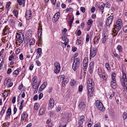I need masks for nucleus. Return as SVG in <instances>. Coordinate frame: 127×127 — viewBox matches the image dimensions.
<instances>
[{
  "label": "nucleus",
  "instance_id": "nucleus-43",
  "mask_svg": "<svg viewBox=\"0 0 127 127\" xmlns=\"http://www.w3.org/2000/svg\"><path fill=\"white\" fill-rule=\"evenodd\" d=\"M106 6V7L109 8L111 7V4L108 2H106L105 4Z\"/></svg>",
  "mask_w": 127,
  "mask_h": 127
},
{
  "label": "nucleus",
  "instance_id": "nucleus-24",
  "mask_svg": "<svg viewBox=\"0 0 127 127\" xmlns=\"http://www.w3.org/2000/svg\"><path fill=\"white\" fill-rule=\"evenodd\" d=\"M8 27L7 26H6L5 27V28L3 30V34L4 35H6L7 34L8 31V30L7 29Z\"/></svg>",
  "mask_w": 127,
  "mask_h": 127
},
{
  "label": "nucleus",
  "instance_id": "nucleus-15",
  "mask_svg": "<svg viewBox=\"0 0 127 127\" xmlns=\"http://www.w3.org/2000/svg\"><path fill=\"white\" fill-rule=\"evenodd\" d=\"M49 106L51 108H52L54 105V100L52 98L50 99L49 102Z\"/></svg>",
  "mask_w": 127,
  "mask_h": 127
},
{
  "label": "nucleus",
  "instance_id": "nucleus-33",
  "mask_svg": "<svg viewBox=\"0 0 127 127\" xmlns=\"http://www.w3.org/2000/svg\"><path fill=\"white\" fill-rule=\"evenodd\" d=\"M123 32L125 33H127V25H125L123 27Z\"/></svg>",
  "mask_w": 127,
  "mask_h": 127
},
{
  "label": "nucleus",
  "instance_id": "nucleus-3",
  "mask_svg": "<svg viewBox=\"0 0 127 127\" xmlns=\"http://www.w3.org/2000/svg\"><path fill=\"white\" fill-rule=\"evenodd\" d=\"M96 106L101 111H104L105 110L104 107L102 103L99 101L97 100L96 102Z\"/></svg>",
  "mask_w": 127,
  "mask_h": 127
},
{
  "label": "nucleus",
  "instance_id": "nucleus-37",
  "mask_svg": "<svg viewBox=\"0 0 127 127\" xmlns=\"http://www.w3.org/2000/svg\"><path fill=\"white\" fill-rule=\"evenodd\" d=\"M122 79H121V80H120L121 83L122 84V86L123 87H125L126 86L125 83V81L124 80L123 81L122 80Z\"/></svg>",
  "mask_w": 127,
  "mask_h": 127
},
{
  "label": "nucleus",
  "instance_id": "nucleus-4",
  "mask_svg": "<svg viewBox=\"0 0 127 127\" xmlns=\"http://www.w3.org/2000/svg\"><path fill=\"white\" fill-rule=\"evenodd\" d=\"M113 18V15L111 16L110 15V16L107 18L106 22V24L107 26H109L111 24Z\"/></svg>",
  "mask_w": 127,
  "mask_h": 127
},
{
  "label": "nucleus",
  "instance_id": "nucleus-58",
  "mask_svg": "<svg viewBox=\"0 0 127 127\" xmlns=\"http://www.w3.org/2000/svg\"><path fill=\"white\" fill-rule=\"evenodd\" d=\"M23 85L22 84H21L19 85L18 87V89L19 90H21L22 89L23 87Z\"/></svg>",
  "mask_w": 127,
  "mask_h": 127
},
{
  "label": "nucleus",
  "instance_id": "nucleus-36",
  "mask_svg": "<svg viewBox=\"0 0 127 127\" xmlns=\"http://www.w3.org/2000/svg\"><path fill=\"white\" fill-rule=\"evenodd\" d=\"M88 59L87 58H85L83 61V64H88Z\"/></svg>",
  "mask_w": 127,
  "mask_h": 127
},
{
  "label": "nucleus",
  "instance_id": "nucleus-12",
  "mask_svg": "<svg viewBox=\"0 0 127 127\" xmlns=\"http://www.w3.org/2000/svg\"><path fill=\"white\" fill-rule=\"evenodd\" d=\"M105 6V4L103 2H101L98 5V7L99 9L101 11L102 13L103 12V10Z\"/></svg>",
  "mask_w": 127,
  "mask_h": 127
},
{
  "label": "nucleus",
  "instance_id": "nucleus-49",
  "mask_svg": "<svg viewBox=\"0 0 127 127\" xmlns=\"http://www.w3.org/2000/svg\"><path fill=\"white\" fill-rule=\"evenodd\" d=\"M34 65L33 64L30 65L29 68V70L31 71L32 70L34 67Z\"/></svg>",
  "mask_w": 127,
  "mask_h": 127
},
{
  "label": "nucleus",
  "instance_id": "nucleus-35",
  "mask_svg": "<svg viewBox=\"0 0 127 127\" xmlns=\"http://www.w3.org/2000/svg\"><path fill=\"white\" fill-rule=\"evenodd\" d=\"M32 32L30 31H28L27 32L26 34L25 35V36H29L30 35V36H32Z\"/></svg>",
  "mask_w": 127,
  "mask_h": 127
},
{
  "label": "nucleus",
  "instance_id": "nucleus-23",
  "mask_svg": "<svg viewBox=\"0 0 127 127\" xmlns=\"http://www.w3.org/2000/svg\"><path fill=\"white\" fill-rule=\"evenodd\" d=\"M117 49L118 50L119 52H121L123 50V48L120 45H118L117 47Z\"/></svg>",
  "mask_w": 127,
  "mask_h": 127
},
{
  "label": "nucleus",
  "instance_id": "nucleus-30",
  "mask_svg": "<svg viewBox=\"0 0 127 127\" xmlns=\"http://www.w3.org/2000/svg\"><path fill=\"white\" fill-rule=\"evenodd\" d=\"M105 66L108 71L110 70L111 68L108 63H106L105 64Z\"/></svg>",
  "mask_w": 127,
  "mask_h": 127
},
{
  "label": "nucleus",
  "instance_id": "nucleus-10",
  "mask_svg": "<svg viewBox=\"0 0 127 127\" xmlns=\"http://www.w3.org/2000/svg\"><path fill=\"white\" fill-rule=\"evenodd\" d=\"M88 84H89V85H88L87 86V87L88 86H91L93 88L94 85V83L93 81V79L91 78H89L88 81Z\"/></svg>",
  "mask_w": 127,
  "mask_h": 127
},
{
  "label": "nucleus",
  "instance_id": "nucleus-19",
  "mask_svg": "<svg viewBox=\"0 0 127 127\" xmlns=\"http://www.w3.org/2000/svg\"><path fill=\"white\" fill-rule=\"evenodd\" d=\"M100 37L98 36H96L94 39V44H97L99 43V40Z\"/></svg>",
  "mask_w": 127,
  "mask_h": 127
},
{
  "label": "nucleus",
  "instance_id": "nucleus-7",
  "mask_svg": "<svg viewBox=\"0 0 127 127\" xmlns=\"http://www.w3.org/2000/svg\"><path fill=\"white\" fill-rule=\"evenodd\" d=\"M93 88L91 86H88L87 88L88 93V96H91L93 95L94 90H93Z\"/></svg>",
  "mask_w": 127,
  "mask_h": 127
},
{
  "label": "nucleus",
  "instance_id": "nucleus-13",
  "mask_svg": "<svg viewBox=\"0 0 127 127\" xmlns=\"http://www.w3.org/2000/svg\"><path fill=\"white\" fill-rule=\"evenodd\" d=\"M62 79H63V81L62 83V85L64 87L67 83L68 81V79L64 77H62Z\"/></svg>",
  "mask_w": 127,
  "mask_h": 127
},
{
  "label": "nucleus",
  "instance_id": "nucleus-8",
  "mask_svg": "<svg viewBox=\"0 0 127 127\" xmlns=\"http://www.w3.org/2000/svg\"><path fill=\"white\" fill-rule=\"evenodd\" d=\"M121 69L122 72V77L120 78V80H121V79H122L125 81V82H127V77L126 75V74L124 72L123 68H122V67H121Z\"/></svg>",
  "mask_w": 127,
  "mask_h": 127
},
{
  "label": "nucleus",
  "instance_id": "nucleus-34",
  "mask_svg": "<svg viewBox=\"0 0 127 127\" xmlns=\"http://www.w3.org/2000/svg\"><path fill=\"white\" fill-rule=\"evenodd\" d=\"M46 124L48 125V127H51L52 126L51 123L50 121L49 120H47L46 121Z\"/></svg>",
  "mask_w": 127,
  "mask_h": 127
},
{
  "label": "nucleus",
  "instance_id": "nucleus-46",
  "mask_svg": "<svg viewBox=\"0 0 127 127\" xmlns=\"http://www.w3.org/2000/svg\"><path fill=\"white\" fill-rule=\"evenodd\" d=\"M115 94V92H113L111 94L109 98L110 99L112 98L114 96Z\"/></svg>",
  "mask_w": 127,
  "mask_h": 127
},
{
  "label": "nucleus",
  "instance_id": "nucleus-14",
  "mask_svg": "<svg viewBox=\"0 0 127 127\" xmlns=\"http://www.w3.org/2000/svg\"><path fill=\"white\" fill-rule=\"evenodd\" d=\"M81 119L79 120L78 122V124L79 126H81V125L83 123L84 121L85 116L84 115H82L81 116Z\"/></svg>",
  "mask_w": 127,
  "mask_h": 127
},
{
  "label": "nucleus",
  "instance_id": "nucleus-39",
  "mask_svg": "<svg viewBox=\"0 0 127 127\" xmlns=\"http://www.w3.org/2000/svg\"><path fill=\"white\" fill-rule=\"evenodd\" d=\"M55 68V69L54 70V73L56 74H57L59 72L61 68Z\"/></svg>",
  "mask_w": 127,
  "mask_h": 127
},
{
  "label": "nucleus",
  "instance_id": "nucleus-38",
  "mask_svg": "<svg viewBox=\"0 0 127 127\" xmlns=\"http://www.w3.org/2000/svg\"><path fill=\"white\" fill-rule=\"evenodd\" d=\"M76 83V81L74 80H71L70 83V84L72 86H74Z\"/></svg>",
  "mask_w": 127,
  "mask_h": 127
},
{
  "label": "nucleus",
  "instance_id": "nucleus-42",
  "mask_svg": "<svg viewBox=\"0 0 127 127\" xmlns=\"http://www.w3.org/2000/svg\"><path fill=\"white\" fill-rule=\"evenodd\" d=\"M31 41L30 42H29L30 43V45H32L34 44L35 43V40L34 38L31 39Z\"/></svg>",
  "mask_w": 127,
  "mask_h": 127
},
{
  "label": "nucleus",
  "instance_id": "nucleus-11",
  "mask_svg": "<svg viewBox=\"0 0 127 127\" xmlns=\"http://www.w3.org/2000/svg\"><path fill=\"white\" fill-rule=\"evenodd\" d=\"M78 107L80 109L83 110L85 108V104L83 101H82L80 103Z\"/></svg>",
  "mask_w": 127,
  "mask_h": 127
},
{
  "label": "nucleus",
  "instance_id": "nucleus-64",
  "mask_svg": "<svg viewBox=\"0 0 127 127\" xmlns=\"http://www.w3.org/2000/svg\"><path fill=\"white\" fill-rule=\"evenodd\" d=\"M95 10V7H92L91 10V12L92 13H93L94 12Z\"/></svg>",
  "mask_w": 127,
  "mask_h": 127
},
{
  "label": "nucleus",
  "instance_id": "nucleus-9",
  "mask_svg": "<svg viewBox=\"0 0 127 127\" xmlns=\"http://www.w3.org/2000/svg\"><path fill=\"white\" fill-rule=\"evenodd\" d=\"M60 13L59 12L55 14L53 18V22H55L58 20L60 17Z\"/></svg>",
  "mask_w": 127,
  "mask_h": 127
},
{
  "label": "nucleus",
  "instance_id": "nucleus-2",
  "mask_svg": "<svg viewBox=\"0 0 127 127\" xmlns=\"http://www.w3.org/2000/svg\"><path fill=\"white\" fill-rule=\"evenodd\" d=\"M16 36L17 41H19L20 43L23 42L24 39V36L22 33H17Z\"/></svg>",
  "mask_w": 127,
  "mask_h": 127
},
{
  "label": "nucleus",
  "instance_id": "nucleus-25",
  "mask_svg": "<svg viewBox=\"0 0 127 127\" xmlns=\"http://www.w3.org/2000/svg\"><path fill=\"white\" fill-rule=\"evenodd\" d=\"M54 65L55 68H61L60 66V64L58 62H56L54 64Z\"/></svg>",
  "mask_w": 127,
  "mask_h": 127
},
{
  "label": "nucleus",
  "instance_id": "nucleus-44",
  "mask_svg": "<svg viewBox=\"0 0 127 127\" xmlns=\"http://www.w3.org/2000/svg\"><path fill=\"white\" fill-rule=\"evenodd\" d=\"M37 52L38 53H42V49L40 48H38L37 49Z\"/></svg>",
  "mask_w": 127,
  "mask_h": 127
},
{
  "label": "nucleus",
  "instance_id": "nucleus-48",
  "mask_svg": "<svg viewBox=\"0 0 127 127\" xmlns=\"http://www.w3.org/2000/svg\"><path fill=\"white\" fill-rule=\"evenodd\" d=\"M83 88V86L82 85L80 86L79 87V92H81L82 91Z\"/></svg>",
  "mask_w": 127,
  "mask_h": 127
},
{
  "label": "nucleus",
  "instance_id": "nucleus-18",
  "mask_svg": "<svg viewBox=\"0 0 127 127\" xmlns=\"http://www.w3.org/2000/svg\"><path fill=\"white\" fill-rule=\"evenodd\" d=\"M28 117V115L26 112H24L21 115V120H24Z\"/></svg>",
  "mask_w": 127,
  "mask_h": 127
},
{
  "label": "nucleus",
  "instance_id": "nucleus-55",
  "mask_svg": "<svg viewBox=\"0 0 127 127\" xmlns=\"http://www.w3.org/2000/svg\"><path fill=\"white\" fill-rule=\"evenodd\" d=\"M20 72V71H16L15 70L13 72V74H15L16 76H17Z\"/></svg>",
  "mask_w": 127,
  "mask_h": 127
},
{
  "label": "nucleus",
  "instance_id": "nucleus-41",
  "mask_svg": "<svg viewBox=\"0 0 127 127\" xmlns=\"http://www.w3.org/2000/svg\"><path fill=\"white\" fill-rule=\"evenodd\" d=\"M13 13L15 16H17L18 14V11L17 10H14L13 11Z\"/></svg>",
  "mask_w": 127,
  "mask_h": 127
},
{
  "label": "nucleus",
  "instance_id": "nucleus-53",
  "mask_svg": "<svg viewBox=\"0 0 127 127\" xmlns=\"http://www.w3.org/2000/svg\"><path fill=\"white\" fill-rule=\"evenodd\" d=\"M80 10L83 13H84L85 11V9L84 7H81L80 8Z\"/></svg>",
  "mask_w": 127,
  "mask_h": 127
},
{
  "label": "nucleus",
  "instance_id": "nucleus-50",
  "mask_svg": "<svg viewBox=\"0 0 127 127\" xmlns=\"http://www.w3.org/2000/svg\"><path fill=\"white\" fill-rule=\"evenodd\" d=\"M84 65H83V69L84 70V71H85L86 70V69L87 68V67L88 65V64H84Z\"/></svg>",
  "mask_w": 127,
  "mask_h": 127
},
{
  "label": "nucleus",
  "instance_id": "nucleus-52",
  "mask_svg": "<svg viewBox=\"0 0 127 127\" xmlns=\"http://www.w3.org/2000/svg\"><path fill=\"white\" fill-rule=\"evenodd\" d=\"M123 115L125 116V118L124 117V119H127V113L126 112H124L123 113Z\"/></svg>",
  "mask_w": 127,
  "mask_h": 127
},
{
  "label": "nucleus",
  "instance_id": "nucleus-6",
  "mask_svg": "<svg viewBox=\"0 0 127 127\" xmlns=\"http://www.w3.org/2000/svg\"><path fill=\"white\" fill-rule=\"evenodd\" d=\"M32 15L31 10H29L26 11L25 13V16L26 19L28 20L32 18Z\"/></svg>",
  "mask_w": 127,
  "mask_h": 127
},
{
  "label": "nucleus",
  "instance_id": "nucleus-62",
  "mask_svg": "<svg viewBox=\"0 0 127 127\" xmlns=\"http://www.w3.org/2000/svg\"><path fill=\"white\" fill-rule=\"evenodd\" d=\"M17 2L20 5H22V0H17Z\"/></svg>",
  "mask_w": 127,
  "mask_h": 127
},
{
  "label": "nucleus",
  "instance_id": "nucleus-63",
  "mask_svg": "<svg viewBox=\"0 0 127 127\" xmlns=\"http://www.w3.org/2000/svg\"><path fill=\"white\" fill-rule=\"evenodd\" d=\"M113 55H114V56L117 58L118 59L119 58V55L118 54L116 53H113Z\"/></svg>",
  "mask_w": 127,
  "mask_h": 127
},
{
  "label": "nucleus",
  "instance_id": "nucleus-51",
  "mask_svg": "<svg viewBox=\"0 0 127 127\" xmlns=\"http://www.w3.org/2000/svg\"><path fill=\"white\" fill-rule=\"evenodd\" d=\"M93 22L92 19L89 20L87 23L88 25H90L91 24H92V23H93Z\"/></svg>",
  "mask_w": 127,
  "mask_h": 127
},
{
  "label": "nucleus",
  "instance_id": "nucleus-57",
  "mask_svg": "<svg viewBox=\"0 0 127 127\" xmlns=\"http://www.w3.org/2000/svg\"><path fill=\"white\" fill-rule=\"evenodd\" d=\"M74 20V16H73L72 18H70V21L69 22V23H71L72 24L73 23V22Z\"/></svg>",
  "mask_w": 127,
  "mask_h": 127
},
{
  "label": "nucleus",
  "instance_id": "nucleus-20",
  "mask_svg": "<svg viewBox=\"0 0 127 127\" xmlns=\"http://www.w3.org/2000/svg\"><path fill=\"white\" fill-rule=\"evenodd\" d=\"M116 76V75L115 73H113L111 74V77L112 79V81L111 82L113 83H114L116 82V80L115 77Z\"/></svg>",
  "mask_w": 127,
  "mask_h": 127
},
{
  "label": "nucleus",
  "instance_id": "nucleus-27",
  "mask_svg": "<svg viewBox=\"0 0 127 127\" xmlns=\"http://www.w3.org/2000/svg\"><path fill=\"white\" fill-rule=\"evenodd\" d=\"M111 87L113 89H115L117 87V85H116V82L113 83L112 82H111Z\"/></svg>",
  "mask_w": 127,
  "mask_h": 127
},
{
  "label": "nucleus",
  "instance_id": "nucleus-1",
  "mask_svg": "<svg viewBox=\"0 0 127 127\" xmlns=\"http://www.w3.org/2000/svg\"><path fill=\"white\" fill-rule=\"evenodd\" d=\"M79 61L80 59L78 58L75 59L74 60L72 65V68L75 71L79 68L80 63Z\"/></svg>",
  "mask_w": 127,
  "mask_h": 127
},
{
  "label": "nucleus",
  "instance_id": "nucleus-61",
  "mask_svg": "<svg viewBox=\"0 0 127 127\" xmlns=\"http://www.w3.org/2000/svg\"><path fill=\"white\" fill-rule=\"evenodd\" d=\"M38 98V95L37 94L35 95L33 97V99L34 100H37Z\"/></svg>",
  "mask_w": 127,
  "mask_h": 127
},
{
  "label": "nucleus",
  "instance_id": "nucleus-32",
  "mask_svg": "<svg viewBox=\"0 0 127 127\" xmlns=\"http://www.w3.org/2000/svg\"><path fill=\"white\" fill-rule=\"evenodd\" d=\"M38 103H35L34 108L35 110H37L38 109L39 106H38Z\"/></svg>",
  "mask_w": 127,
  "mask_h": 127
},
{
  "label": "nucleus",
  "instance_id": "nucleus-54",
  "mask_svg": "<svg viewBox=\"0 0 127 127\" xmlns=\"http://www.w3.org/2000/svg\"><path fill=\"white\" fill-rule=\"evenodd\" d=\"M73 9L72 8H69L66 9V12H68L69 11H71Z\"/></svg>",
  "mask_w": 127,
  "mask_h": 127
},
{
  "label": "nucleus",
  "instance_id": "nucleus-26",
  "mask_svg": "<svg viewBox=\"0 0 127 127\" xmlns=\"http://www.w3.org/2000/svg\"><path fill=\"white\" fill-rule=\"evenodd\" d=\"M42 28L41 26H40L39 27L38 29V36L40 35L41 36L42 35Z\"/></svg>",
  "mask_w": 127,
  "mask_h": 127
},
{
  "label": "nucleus",
  "instance_id": "nucleus-5",
  "mask_svg": "<svg viewBox=\"0 0 127 127\" xmlns=\"http://www.w3.org/2000/svg\"><path fill=\"white\" fill-rule=\"evenodd\" d=\"M96 53V49L95 48L93 49L91 46L90 49V59H91L92 57H94L95 56Z\"/></svg>",
  "mask_w": 127,
  "mask_h": 127
},
{
  "label": "nucleus",
  "instance_id": "nucleus-59",
  "mask_svg": "<svg viewBox=\"0 0 127 127\" xmlns=\"http://www.w3.org/2000/svg\"><path fill=\"white\" fill-rule=\"evenodd\" d=\"M101 68H99L98 70V75L100 74L101 73Z\"/></svg>",
  "mask_w": 127,
  "mask_h": 127
},
{
  "label": "nucleus",
  "instance_id": "nucleus-56",
  "mask_svg": "<svg viewBox=\"0 0 127 127\" xmlns=\"http://www.w3.org/2000/svg\"><path fill=\"white\" fill-rule=\"evenodd\" d=\"M43 94L42 93H41L39 95L38 98L39 100L41 99L43 97Z\"/></svg>",
  "mask_w": 127,
  "mask_h": 127
},
{
  "label": "nucleus",
  "instance_id": "nucleus-60",
  "mask_svg": "<svg viewBox=\"0 0 127 127\" xmlns=\"http://www.w3.org/2000/svg\"><path fill=\"white\" fill-rule=\"evenodd\" d=\"M89 34L87 35L86 38V41L87 42L89 41Z\"/></svg>",
  "mask_w": 127,
  "mask_h": 127
},
{
  "label": "nucleus",
  "instance_id": "nucleus-17",
  "mask_svg": "<svg viewBox=\"0 0 127 127\" xmlns=\"http://www.w3.org/2000/svg\"><path fill=\"white\" fill-rule=\"evenodd\" d=\"M47 85V83L46 82H44L43 84L39 88V91H41L43 90L46 87Z\"/></svg>",
  "mask_w": 127,
  "mask_h": 127
},
{
  "label": "nucleus",
  "instance_id": "nucleus-31",
  "mask_svg": "<svg viewBox=\"0 0 127 127\" xmlns=\"http://www.w3.org/2000/svg\"><path fill=\"white\" fill-rule=\"evenodd\" d=\"M122 26H123L117 25V27L116 28V29L117 30V33L116 34V35H117L118 33L119 32L122 27Z\"/></svg>",
  "mask_w": 127,
  "mask_h": 127
},
{
  "label": "nucleus",
  "instance_id": "nucleus-45",
  "mask_svg": "<svg viewBox=\"0 0 127 127\" xmlns=\"http://www.w3.org/2000/svg\"><path fill=\"white\" fill-rule=\"evenodd\" d=\"M2 40H4L5 42L7 41L8 40V36L7 35L2 38Z\"/></svg>",
  "mask_w": 127,
  "mask_h": 127
},
{
  "label": "nucleus",
  "instance_id": "nucleus-47",
  "mask_svg": "<svg viewBox=\"0 0 127 127\" xmlns=\"http://www.w3.org/2000/svg\"><path fill=\"white\" fill-rule=\"evenodd\" d=\"M14 58L13 56L12 55L9 57L8 60L10 61H11L13 60Z\"/></svg>",
  "mask_w": 127,
  "mask_h": 127
},
{
  "label": "nucleus",
  "instance_id": "nucleus-40",
  "mask_svg": "<svg viewBox=\"0 0 127 127\" xmlns=\"http://www.w3.org/2000/svg\"><path fill=\"white\" fill-rule=\"evenodd\" d=\"M107 37V33L106 32L104 33L102 35L103 38L106 39Z\"/></svg>",
  "mask_w": 127,
  "mask_h": 127
},
{
  "label": "nucleus",
  "instance_id": "nucleus-22",
  "mask_svg": "<svg viewBox=\"0 0 127 127\" xmlns=\"http://www.w3.org/2000/svg\"><path fill=\"white\" fill-rule=\"evenodd\" d=\"M116 24L117 25L123 26V22L121 19H118L117 21Z\"/></svg>",
  "mask_w": 127,
  "mask_h": 127
},
{
  "label": "nucleus",
  "instance_id": "nucleus-21",
  "mask_svg": "<svg viewBox=\"0 0 127 127\" xmlns=\"http://www.w3.org/2000/svg\"><path fill=\"white\" fill-rule=\"evenodd\" d=\"M9 23L10 26L13 27L14 25V20L13 19H10V20Z\"/></svg>",
  "mask_w": 127,
  "mask_h": 127
},
{
  "label": "nucleus",
  "instance_id": "nucleus-29",
  "mask_svg": "<svg viewBox=\"0 0 127 127\" xmlns=\"http://www.w3.org/2000/svg\"><path fill=\"white\" fill-rule=\"evenodd\" d=\"M45 113L44 108H41L39 111V113L40 115H43Z\"/></svg>",
  "mask_w": 127,
  "mask_h": 127
},
{
  "label": "nucleus",
  "instance_id": "nucleus-16",
  "mask_svg": "<svg viewBox=\"0 0 127 127\" xmlns=\"http://www.w3.org/2000/svg\"><path fill=\"white\" fill-rule=\"evenodd\" d=\"M94 64V62L93 61H92L90 64V68H89V72L91 74L93 73V70L92 68L93 67Z\"/></svg>",
  "mask_w": 127,
  "mask_h": 127
},
{
  "label": "nucleus",
  "instance_id": "nucleus-28",
  "mask_svg": "<svg viewBox=\"0 0 127 127\" xmlns=\"http://www.w3.org/2000/svg\"><path fill=\"white\" fill-rule=\"evenodd\" d=\"M32 36H30V35L29 36H25V39H26L27 43H28L29 42H30L31 41V39Z\"/></svg>",
  "mask_w": 127,
  "mask_h": 127
}]
</instances>
